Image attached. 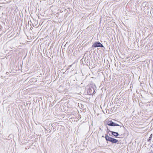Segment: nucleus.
<instances>
[{"label": "nucleus", "mask_w": 153, "mask_h": 153, "mask_svg": "<svg viewBox=\"0 0 153 153\" xmlns=\"http://www.w3.org/2000/svg\"><path fill=\"white\" fill-rule=\"evenodd\" d=\"M105 138L107 141H108L113 143H115L118 142V140L116 139L110 137L107 134H105Z\"/></svg>", "instance_id": "f257e3e1"}, {"label": "nucleus", "mask_w": 153, "mask_h": 153, "mask_svg": "<svg viewBox=\"0 0 153 153\" xmlns=\"http://www.w3.org/2000/svg\"><path fill=\"white\" fill-rule=\"evenodd\" d=\"M95 88L94 85L89 86L88 90V94L89 95H91L94 94L95 92Z\"/></svg>", "instance_id": "f03ea898"}, {"label": "nucleus", "mask_w": 153, "mask_h": 153, "mask_svg": "<svg viewBox=\"0 0 153 153\" xmlns=\"http://www.w3.org/2000/svg\"><path fill=\"white\" fill-rule=\"evenodd\" d=\"M104 47L103 45L100 42H95L92 45V48L97 47Z\"/></svg>", "instance_id": "7ed1b4c3"}, {"label": "nucleus", "mask_w": 153, "mask_h": 153, "mask_svg": "<svg viewBox=\"0 0 153 153\" xmlns=\"http://www.w3.org/2000/svg\"><path fill=\"white\" fill-rule=\"evenodd\" d=\"M107 125L111 126H120L119 124L113 122L111 120L108 121L107 122ZM121 126H120V128H121Z\"/></svg>", "instance_id": "20e7f679"}, {"label": "nucleus", "mask_w": 153, "mask_h": 153, "mask_svg": "<svg viewBox=\"0 0 153 153\" xmlns=\"http://www.w3.org/2000/svg\"><path fill=\"white\" fill-rule=\"evenodd\" d=\"M107 130L109 131L110 132H111V134L115 137H117L119 135V134L118 132L111 131L108 129L107 127Z\"/></svg>", "instance_id": "39448f33"}, {"label": "nucleus", "mask_w": 153, "mask_h": 153, "mask_svg": "<svg viewBox=\"0 0 153 153\" xmlns=\"http://www.w3.org/2000/svg\"><path fill=\"white\" fill-rule=\"evenodd\" d=\"M152 134H151L150 135L149 137V139L148 140V141H150L151 140V139L152 137Z\"/></svg>", "instance_id": "423d86ee"}, {"label": "nucleus", "mask_w": 153, "mask_h": 153, "mask_svg": "<svg viewBox=\"0 0 153 153\" xmlns=\"http://www.w3.org/2000/svg\"><path fill=\"white\" fill-rule=\"evenodd\" d=\"M102 137H104V136L103 135H102Z\"/></svg>", "instance_id": "0eeeda50"}, {"label": "nucleus", "mask_w": 153, "mask_h": 153, "mask_svg": "<svg viewBox=\"0 0 153 153\" xmlns=\"http://www.w3.org/2000/svg\"><path fill=\"white\" fill-rule=\"evenodd\" d=\"M100 130H101V128H100Z\"/></svg>", "instance_id": "6e6552de"}]
</instances>
